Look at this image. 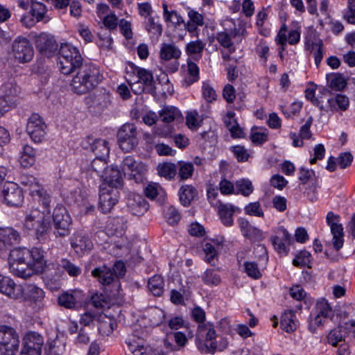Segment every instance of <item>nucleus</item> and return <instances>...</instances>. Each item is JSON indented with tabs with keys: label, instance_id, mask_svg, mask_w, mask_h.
Masks as SVG:
<instances>
[{
	"label": "nucleus",
	"instance_id": "obj_57",
	"mask_svg": "<svg viewBox=\"0 0 355 355\" xmlns=\"http://www.w3.org/2000/svg\"><path fill=\"white\" fill-rule=\"evenodd\" d=\"M164 214L168 223L172 225L177 224L180 219V214L178 209L173 206L167 207L164 211Z\"/></svg>",
	"mask_w": 355,
	"mask_h": 355
},
{
	"label": "nucleus",
	"instance_id": "obj_2",
	"mask_svg": "<svg viewBox=\"0 0 355 355\" xmlns=\"http://www.w3.org/2000/svg\"><path fill=\"white\" fill-rule=\"evenodd\" d=\"M44 211H41L37 209L31 210L26 215L24 226L28 230H33L36 238L40 241L46 239L47 234L51 230V212L49 207H44Z\"/></svg>",
	"mask_w": 355,
	"mask_h": 355
},
{
	"label": "nucleus",
	"instance_id": "obj_47",
	"mask_svg": "<svg viewBox=\"0 0 355 355\" xmlns=\"http://www.w3.org/2000/svg\"><path fill=\"white\" fill-rule=\"evenodd\" d=\"M164 282L160 275H154L149 280L148 286L155 296H161L164 291Z\"/></svg>",
	"mask_w": 355,
	"mask_h": 355
},
{
	"label": "nucleus",
	"instance_id": "obj_59",
	"mask_svg": "<svg viewBox=\"0 0 355 355\" xmlns=\"http://www.w3.org/2000/svg\"><path fill=\"white\" fill-rule=\"evenodd\" d=\"M32 16L35 17L38 21L45 19L46 8L45 5L42 3H33L31 6Z\"/></svg>",
	"mask_w": 355,
	"mask_h": 355
},
{
	"label": "nucleus",
	"instance_id": "obj_36",
	"mask_svg": "<svg viewBox=\"0 0 355 355\" xmlns=\"http://www.w3.org/2000/svg\"><path fill=\"white\" fill-rule=\"evenodd\" d=\"M181 54L180 49L173 44L164 43L160 49V58L162 60H178Z\"/></svg>",
	"mask_w": 355,
	"mask_h": 355
},
{
	"label": "nucleus",
	"instance_id": "obj_61",
	"mask_svg": "<svg viewBox=\"0 0 355 355\" xmlns=\"http://www.w3.org/2000/svg\"><path fill=\"white\" fill-rule=\"evenodd\" d=\"M244 266L245 271L249 277L256 279L261 277V273L257 263L254 261H247L244 263Z\"/></svg>",
	"mask_w": 355,
	"mask_h": 355
},
{
	"label": "nucleus",
	"instance_id": "obj_21",
	"mask_svg": "<svg viewBox=\"0 0 355 355\" xmlns=\"http://www.w3.org/2000/svg\"><path fill=\"white\" fill-rule=\"evenodd\" d=\"M20 239L19 233L12 227L0 228V250L18 244Z\"/></svg>",
	"mask_w": 355,
	"mask_h": 355
},
{
	"label": "nucleus",
	"instance_id": "obj_31",
	"mask_svg": "<svg viewBox=\"0 0 355 355\" xmlns=\"http://www.w3.org/2000/svg\"><path fill=\"white\" fill-rule=\"evenodd\" d=\"M286 26L284 24L280 28L278 35H277V41L278 43L284 46L286 43V41L291 44L294 45L298 43L300 39V33L297 30H291L288 33V38L286 35Z\"/></svg>",
	"mask_w": 355,
	"mask_h": 355
},
{
	"label": "nucleus",
	"instance_id": "obj_11",
	"mask_svg": "<svg viewBox=\"0 0 355 355\" xmlns=\"http://www.w3.org/2000/svg\"><path fill=\"white\" fill-rule=\"evenodd\" d=\"M12 50L15 60L21 63L30 62L34 55L33 47L26 37L16 38L12 43Z\"/></svg>",
	"mask_w": 355,
	"mask_h": 355
},
{
	"label": "nucleus",
	"instance_id": "obj_5",
	"mask_svg": "<svg viewBox=\"0 0 355 355\" xmlns=\"http://www.w3.org/2000/svg\"><path fill=\"white\" fill-rule=\"evenodd\" d=\"M196 339L197 340H204V343L201 342L198 343V348L201 352L213 354L217 350L216 334L212 324H200L198 327Z\"/></svg>",
	"mask_w": 355,
	"mask_h": 355
},
{
	"label": "nucleus",
	"instance_id": "obj_24",
	"mask_svg": "<svg viewBox=\"0 0 355 355\" xmlns=\"http://www.w3.org/2000/svg\"><path fill=\"white\" fill-rule=\"evenodd\" d=\"M71 245L77 253H83L91 250L93 243L85 233L77 232L71 239Z\"/></svg>",
	"mask_w": 355,
	"mask_h": 355
},
{
	"label": "nucleus",
	"instance_id": "obj_13",
	"mask_svg": "<svg viewBox=\"0 0 355 355\" xmlns=\"http://www.w3.org/2000/svg\"><path fill=\"white\" fill-rule=\"evenodd\" d=\"M327 223L331 228V232L333 234L332 243L334 249L338 251L343 246V228L340 222L338 215L329 211L326 217Z\"/></svg>",
	"mask_w": 355,
	"mask_h": 355
},
{
	"label": "nucleus",
	"instance_id": "obj_48",
	"mask_svg": "<svg viewBox=\"0 0 355 355\" xmlns=\"http://www.w3.org/2000/svg\"><path fill=\"white\" fill-rule=\"evenodd\" d=\"M177 168V174L181 180L190 178L194 171V167L192 163L182 161L178 163Z\"/></svg>",
	"mask_w": 355,
	"mask_h": 355
},
{
	"label": "nucleus",
	"instance_id": "obj_16",
	"mask_svg": "<svg viewBox=\"0 0 355 355\" xmlns=\"http://www.w3.org/2000/svg\"><path fill=\"white\" fill-rule=\"evenodd\" d=\"M121 168L125 176L129 179H139L137 175H141L147 171L146 166L141 162H137L132 156L125 157L121 164Z\"/></svg>",
	"mask_w": 355,
	"mask_h": 355
},
{
	"label": "nucleus",
	"instance_id": "obj_56",
	"mask_svg": "<svg viewBox=\"0 0 355 355\" xmlns=\"http://www.w3.org/2000/svg\"><path fill=\"white\" fill-rule=\"evenodd\" d=\"M107 158L95 157L92 162V169L101 178L103 177L107 168Z\"/></svg>",
	"mask_w": 355,
	"mask_h": 355
},
{
	"label": "nucleus",
	"instance_id": "obj_15",
	"mask_svg": "<svg viewBox=\"0 0 355 355\" xmlns=\"http://www.w3.org/2000/svg\"><path fill=\"white\" fill-rule=\"evenodd\" d=\"M2 196L3 202L8 206L18 207L24 200L21 189L14 182H8L4 184Z\"/></svg>",
	"mask_w": 355,
	"mask_h": 355
},
{
	"label": "nucleus",
	"instance_id": "obj_27",
	"mask_svg": "<svg viewBox=\"0 0 355 355\" xmlns=\"http://www.w3.org/2000/svg\"><path fill=\"white\" fill-rule=\"evenodd\" d=\"M30 252V265L34 273L44 272L45 271L46 261L42 252L38 248H33Z\"/></svg>",
	"mask_w": 355,
	"mask_h": 355
},
{
	"label": "nucleus",
	"instance_id": "obj_32",
	"mask_svg": "<svg viewBox=\"0 0 355 355\" xmlns=\"http://www.w3.org/2000/svg\"><path fill=\"white\" fill-rule=\"evenodd\" d=\"M236 210V208L231 204H225L219 202L218 205V214L223 223L225 226H231L233 224V214Z\"/></svg>",
	"mask_w": 355,
	"mask_h": 355
},
{
	"label": "nucleus",
	"instance_id": "obj_54",
	"mask_svg": "<svg viewBox=\"0 0 355 355\" xmlns=\"http://www.w3.org/2000/svg\"><path fill=\"white\" fill-rule=\"evenodd\" d=\"M202 279L207 285L217 286L220 282V276L215 270L211 269L205 270L202 275Z\"/></svg>",
	"mask_w": 355,
	"mask_h": 355
},
{
	"label": "nucleus",
	"instance_id": "obj_53",
	"mask_svg": "<svg viewBox=\"0 0 355 355\" xmlns=\"http://www.w3.org/2000/svg\"><path fill=\"white\" fill-rule=\"evenodd\" d=\"M202 94L207 103H213L217 98L216 90L208 82H204L202 85Z\"/></svg>",
	"mask_w": 355,
	"mask_h": 355
},
{
	"label": "nucleus",
	"instance_id": "obj_49",
	"mask_svg": "<svg viewBox=\"0 0 355 355\" xmlns=\"http://www.w3.org/2000/svg\"><path fill=\"white\" fill-rule=\"evenodd\" d=\"M239 227L241 230L243 234V236L247 237H251L254 235L257 237H261L262 232L259 229L254 227L250 225L249 222L243 218H240L239 220Z\"/></svg>",
	"mask_w": 355,
	"mask_h": 355
},
{
	"label": "nucleus",
	"instance_id": "obj_39",
	"mask_svg": "<svg viewBox=\"0 0 355 355\" xmlns=\"http://www.w3.org/2000/svg\"><path fill=\"white\" fill-rule=\"evenodd\" d=\"M30 194L33 197H37L38 200L42 202L44 207L50 205L51 199L46 191L42 187L37 181L32 187L28 188Z\"/></svg>",
	"mask_w": 355,
	"mask_h": 355
},
{
	"label": "nucleus",
	"instance_id": "obj_58",
	"mask_svg": "<svg viewBox=\"0 0 355 355\" xmlns=\"http://www.w3.org/2000/svg\"><path fill=\"white\" fill-rule=\"evenodd\" d=\"M101 318L102 316L100 315L97 321L98 323V331L103 336H108L113 331V323L111 322L110 319L107 318L106 317H104V318L105 319V320H102Z\"/></svg>",
	"mask_w": 355,
	"mask_h": 355
},
{
	"label": "nucleus",
	"instance_id": "obj_12",
	"mask_svg": "<svg viewBox=\"0 0 355 355\" xmlns=\"http://www.w3.org/2000/svg\"><path fill=\"white\" fill-rule=\"evenodd\" d=\"M46 128L45 123L38 114H31L27 123L26 132L34 142L40 143L42 141Z\"/></svg>",
	"mask_w": 355,
	"mask_h": 355
},
{
	"label": "nucleus",
	"instance_id": "obj_22",
	"mask_svg": "<svg viewBox=\"0 0 355 355\" xmlns=\"http://www.w3.org/2000/svg\"><path fill=\"white\" fill-rule=\"evenodd\" d=\"M127 206L130 211L135 216L143 215L148 209V205L139 194H131L127 200Z\"/></svg>",
	"mask_w": 355,
	"mask_h": 355
},
{
	"label": "nucleus",
	"instance_id": "obj_43",
	"mask_svg": "<svg viewBox=\"0 0 355 355\" xmlns=\"http://www.w3.org/2000/svg\"><path fill=\"white\" fill-rule=\"evenodd\" d=\"M36 150L29 145H24L20 156L19 162L21 166L28 168L35 162Z\"/></svg>",
	"mask_w": 355,
	"mask_h": 355
},
{
	"label": "nucleus",
	"instance_id": "obj_25",
	"mask_svg": "<svg viewBox=\"0 0 355 355\" xmlns=\"http://www.w3.org/2000/svg\"><path fill=\"white\" fill-rule=\"evenodd\" d=\"M93 277L102 285H110L115 281V276L111 269L106 266H102L95 268L92 271Z\"/></svg>",
	"mask_w": 355,
	"mask_h": 355
},
{
	"label": "nucleus",
	"instance_id": "obj_8",
	"mask_svg": "<svg viewBox=\"0 0 355 355\" xmlns=\"http://www.w3.org/2000/svg\"><path fill=\"white\" fill-rule=\"evenodd\" d=\"M118 142L120 148L128 152L138 144L137 130L133 123H125L117 133Z\"/></svg>",
	"mask_w": 355,
	"mask_h": 355
},
{
	"label": "nucleus",
	"instance_id": "obj_35",
	"mask_svg": "<svg viewBox=\"0 0 355 355\" xmlns=\"http://www.w3.org/2000/svg\"><path fill=\"white\" fill-rule=\"evenodd\" d=\"M19 87L14 78H10L4 83L0 87L1 96L14 101V98L19 93Z\"/></svg>",
	"mask_w": 355,
	"mask_h": 355
},
{
	"label": "nucleus",
	"instance_id": "obj_4",
	"mask_svg": "<svg viewBox=\"0 0 355 355\" xmlns=\"http://www.w3.org/2000/svg\"><path fill=\"white\" fill-rule=\"evenodd\" d=\"M315 314L310 315L308 329L312 334H315L318 327L322 326L327 319H332L334 315L332 307L324 298H320L315 305Z\"/></svg>",
	"mask_w": 355,
	"mask_h": 355
},
{
	"label": "nucleus",
	"instance_id": "obj_64",
	"mask_svg": "<svg viewBox=\"0 0 355 355\" xmlns=\"http://www.w3.org/2000/svg\"><path fill=\"white\" fill-rule=\"evenodd\" d=\"M145 27L146 30L153 35L159 36L162 35V26L159 24L155 22L154 19L151 17L148 18Z\"/></svg>",
	"mask_w": 355,
	"mask_h": 355
},
{
	"label": "nucleus",
	"instance_id": "obj_1",
	"mask_svg": "<svg viewBox=\"0 0 355 355\" xmlns=\"http://www.w3.org/2000/svg\"><path fill=\"white\" fill-rule=\"evenodd\" d=\"M99 69L94 65L85 64L76 69L71 86L78 94H83L92 90L101 80Z\"/></svg>",
	"mask_w": 355,
	"mask_h": 355
},
{
	"label": "nucleus",
	"instance_id": "obj_41",
	"mask_svg": "<svg viewBox=\"0 0 355 355\" xmlns=\"http://www.w3.org/2000/svg\"><path fill=\"white\" fill-rule=\"evenodd\" d=\"M239 31L234 30L231 34L226 32H219L216 34V40L224 48L227 49L230 53L235 51V47L232 42V37H236Z\"/></svg>",
	"mask_w": 355,
	"mask_h": 355
},
{
	"label": "nucleus",
	"instance_id": "obj_10",
	"mask_svg": "<svg viewBox=\"0 0 355 355\" xmlns=\"http://www.w3.org/2000/svg\"><path fill=\"white\" fill-rule=\"evenodd\" d=\"M44 343V338L40 334L28 332L23 338L19 355H41Z\"/></svg>",
	"mask_w": 355,
	"mask_h": 355
},
{
	"label": "nucleus",
	"instance_id": "obj_52",
	"mask_svg": "<svg viewBox=\"0 0 355 355\" xmlns=\"http://www.w3.org/2000/svg\"><path fill=\"white\" fill-rule=\"evenodd\" d=\"M205 254V261L212 266L216 264L215 259L218 258V253L215 247L209 242L205 243L202 246Z\"/></svg>",
	"mask_w": 355,
	"mask_h": 355
},
{
	"label": "nucleus",
	"instance_id": "obj_20",
	"mask_svg": "<svg viewBox=\"0 0 355 355\" xmlns=\"http://www.w3.org/2000/svg\"><path fill=\"white\" fill-rule=\"evenodd\" d=\"M64 272L58 266L56 268H47L44 272V281L46 286L51 290H55L60 287L61 280Z\"/></svg>",
	"mask_w": 355,
	"mask_h": 355
},
{
	"label": "nucleus",
	"instance_id": "obj_34",
	"mask_svg": "<svg viewBox=\"0 0 355 355\" xmlns=\"http://www.w3.org/2000/svg\"><path fill=\"white\" fill-rule=\"evenodd\" d=\"M9 270L12 275L24 279L28 278L34 274L30 265V261L10 266Z\"/></svg>",
	"mask_w": 355,
	"mask_h": 355
},
{
	"label": "nucleus",
	"instance_id": "obj_62",
	"mask_svg": "<svg viewBox=\"0 0 355 355\" xmlns=\"http://www.w3.org/2000/svg\"><path fill=\"white\" fill-rule=\"evenodd\" d=\"M187 79L189 83H193L199 79V68L198 65L192 61L187 62Z\"/></svg>",
	"mask_w": 355,
	"mask_h": 355
},
{
	"label": "nucleus",
	"instance_id": "obj_45",
	"mask_svg": "<svg viewBox=\"0 0 355 355\" xmlns=\"http://www.w3.org/2000/svg\"><path fill=\"white\" fill-rule=\"evenodd\" d=\"M58 265L63 272L65 271L71 277H78L82 272V270L78 266L67 259H62Z\"/></svg>",
	"mask_w": 355,
	"mask_h": 355
},
{
	"label": "nucleus",
	"instance_id": "obj_7",
	"mask_svg": "<svg viewBox=\"0 0 355 355\" xmlns=\"http://www.w3.org/2000/svg\"><path fill=\"white\" fill-rule=\"evenodd\" d=\"M55 237H64L70 234L71 218L65 207L58 205L53 210L52 215Z\"/></svg>",
	"mask_w": 355,
	"mask_h": 355
},
{
	"label": "nucleus",
	"instance_id": "obj_60",
	"mask_svg": "<svg viewBox=\"0 0 355 355\" xmlns=\"http://www.w3.org/2000/svg\"><path fill=\"white\" fill-rule=\"evenodd\" d=\"M245 213L250 216L263 217L264 213L259 202H254L248 204L244 208Z\"/></svg>",
	"mask_w": 355,
	"mask_h": 355
},
{
	"label": "nucleus",
	"instance_id": "obj_50",
	"mask_svg": "<svg viewBox=\"0 0 355 355\" xmlns=\"http://www.w3.org/2000/svg\"><path fill=\"white\" fill-rule=\"evenodd\" d=\"M254 188L251 181L241 179L235 183V193H241L244 196H248L253 192Z\"/></svg>",
	"mask_w": 355,
	"mask_h": 355
},
{
	"label": "nucleus",
	"instance_id": "obj_9",
	"mask_svg": "<svg viewBox=\"0 0 355 355\" xmlns=\"http://www.w3.org/2000/svg\"><path fill=\"white\" fill-rule=\"evenodd\" d=\"M119 198V191L107 184H101L99 190V208L103 213H109Z\"/></svg>",
	"mask_w": 355,
	"mask_h": 355
},
{
	"label": "nucleus",
	"instance_id": "obj_28",
	"mask_svg": "<svg viewBox=\"0 0 355 355\" xmlns=\"http://www.w3.org/2000/svg\"><path fill=\"white\" fill-rule=\"evenodd\" d=\"M102 178L104 179L103 184H107L112 187H114L118 189L123 183L122 175L117 166H112L107 168Z\"/></svg>",
	"mask_w": 355,
	"mask_h": 355
},
{
	"label": "nucleus",
	"instance_id": "obj_40",
	"mask_svg": "<svg viewBox=\"0 0 355 355\" xmlns=\"http://www.w3.org/2000/svg\"><path fill=\"white\" fill-rule=\"evenodd\" d=\"M22 296L33 302L40 301L44 297V291L34 284H27L23 287Z\"/></svg>",
	"mask_w": 355,
	"mask_h": 355
},
{
	"label": "nucleus",
	"instance_id": "obj_51",
	"mask_svg": "<svg viewBox=\"0 0 355 355\" xmlns=\"http://www.w3.org/2000/svg\"><path fill=\"white\" fill-rule=\"evenodd\" d=\"M49 351L51 354L61 355L65 351V342L63 338H56L49 342Z\"/></svg>",
	"mask_w": 355,
	"mask_h": 355
},
{
	"label": "nucleus",
	"instance_id": "obj_44",
	"mask_svg": "<svg viewBox=\"0 0 355 355\" xmlns=\"http://www.w3.org/2000/svg\"><path fill=\"white\" fill-rule=\"evenodd\" d=\"M196 196V190L191 185H183L179 190V197L181 203L187 207Z\"/></svg>",
	"mask_w": 355,
	"mask_h": 355
},
{
	"label": "nucleus",
	"instance_id": "obj_63",
	"mask_svg": "<svg viewBox=\"0 0 355 355\" xmlns=\"http://www.w3.org/2000/svg\"><path fill=\"white\" fill-rule=\"evenodd\" d=\"M311 254L306 250L300 252L293 260L295 266L302 267L310 263Z\"/></svg>",
	"mask_w": 355,
	"mask_h": 355
},
{
	"label": "nucleus",
	"instance_id": "obj_14",
	"mask_svg": "<svg viewBox=\"0 0 355 355\" xmlns=\"http://www.w3.org/2000/svg\"><path fill=\"white\" fill-rule=\"evenodd\" d=\"M275 234L270 237V241L275 251L281 254H287L292 241V236L283 227L275 230Z\"/></svg>",
	"mask_w": 355,
	"mask_h": 355
},
{
	"label": "nucleus",
	"instance_id": "obj_18",
	"mask_svg": "<svg viewBox=\"0 0 355 355\" xmlns=\"http://www.w3.org/2000/svg\"><path fill=\"white\" fill-rule=\"evenodd\" d=\"M84 300L83 293L80 290H69L60 294L58 298V304L69 309H76Z\"/></svg>",
	"mask_w": 355,
	"mask_h": 355
},
{
	"label": "nucleus",
	"instance_id": "obj_19",
	"mask_svg": "<svg viewBox=\"0 0 355 355\" xmlns=\"http://www.w3.org/2000/svg\"><path fill=\"white\" fill-rule=\"evenodd\" d=\"M0 292L10 298L17 299L22 297L23 286L15 284L9 277L0 275Z\"/></svg>",
	"mask_w": 355,
	"mask_h": 355
},
{
	"label": "nucleus",
	"instance_id": "obj_29",
	"mask_svg": "<svg viewBox=\"0 0 355 355\" xmlns=\"http://www.w3.org/2000/svg\"><path fill=\"white\" fill-rule=\"evenodd\" d=\"M159 116L161 120L166 123H170L173 121H180L183 119L181 112L173 106H164L159 111Z\"/></svg>",
	"mask_w": 355,
	"mask_h": 355
},
{
	"label": "nucleus",
	"instance_id": "obj_23",
	"mask_svg": "<svg viewBox=\"0 0 355 355\" xmlns=\"http://www.w3.org/2000/svg\"><path fill=\"white\" fill-rule=\"evenodd\" d=\"M131 67L133 70L132 73L136 74V79L146 87V92L149 94L154 93L155 92L154 87L155 81L152 72L144 68L132 65Z\"/></svg>",
	"mask_w": 355,
	"mask_h": 355
},
{
	"label": "nucleus",
	"instance_id": "obj_33",
	"mask_svg": "<svg viewBox=\"0 0 355 355\" xmlns=\"http://www.w3.org/2000/svg\"><path fill=\"white\" fill-rule=\"evenodd\" d=\"M205 46L206 44L201 40L191 41L187 44L185 51L193 59L199 60L202 58Z\"/></svg>",
	"mask_w": 355,
	"mask_h": 355
},
{
	"label": "nucleus",
	"instance_id": "obj_42",
	"mask_svg": "<svg viewBox=\"0 0 355 355\" xmlns=\"http://www.w3.org/2000/svg\"><path fill=\"white\" fill-rule=\"evenodd\" d=\"M326 79L329 87L336 91L343 90L347 86V80L344 76L340 73H331L327 74Z\"/></svg>",
	"mask_w": 355,
	"mask_h": 355
},
{
	"label": "nucleus",
	"instance_id": "obj_55",
	"mask_svg": "<svg viewBox=\"0 0 355 355\" xmlns=\"http://www.w3.org/2000/svg\"><path fill=\"white\" fill-rule=\"evenodd\" d=\"M231 152L239 162H244L248 160L250 153L243 146H234L230 147Z\"/></svg>",
	"mask_w": 355,
	"mask_h": 355
},
{
	"label": "nucleus",
	"instance_id": "obj_17",
	"mask_svg": "<svg viewBox=\"0 0 355 355\" xmlns=\"http://www.w3.org/2000/svg\"><path fill=\"white\" fill-rule=\"evenodd\" d=\"M35 46L40 53L47 57L51 56L58 49L54 37L46 33H41L36 36Z\"/></svg>",
	"mask_w": 355,
	"mask_h": 355
},
{
	"label": "nucleus",
	"instance_id": "obj_3",
	"mask_svg": "<svg viewBox=\"0 0 355 355\" xmlns=\"http://www.w3.org/2000/svg\"><path fill=\"white\" fill-rule=\"evenodd\" d=\"M83 57L78 49L70 44H62L59 50V62L60 71L65 75L76 71L83 64Z\"/></svg>",
	"mask_w": 355,
	"mask_h": 355
},
{
	"label": "nucleus",
	"instance_id": "obj_30",
	"mask_svg": "<svg viewBox=\"0 0 355 355\" xmlns=\"http://www.w3.org/2000/svg\"><path fill=\"white\" fill-rule=\"evenodd\" d=\"M89 140H92V142H89L90 149L95 154L96 157H108L110 147L105 140L102 139H92V138H89Z\"/></svg>",
	"mask_w": 355,
	"mask_h": 355
},
{
	"label": "nucleus",
	"instance_id": "obj_26",
	"mask_svg": "<svg viewBox=\"0 0 355 355\" xmlns=\"http://www.w3.org/2000/svg\"><path fill=\"white\" fill-rule=\"evenodd\" d=\"M349 105V101L347 96L345 95L338 94L334 97L330 98L327 101V105L324 106L326 112H338L345 111L347 110Z\"/></svg>",
	"mask_w": 355,
	"mask_h": 355
},
{
	"label": "nucleus",
	"instance_id": "obj_38",
	"mask_svg": "<svg viewBox=\"0 0 355 355\" xmlns=\"http://www.w3.org/2000/svg\"><path fill=\"white\" fill-rule=\"evenodd\" d=\"M30 252L26 248H14L10 252L8 257L9 266L18 263L28 261Z\"/></svg>",
	"mask_w": 355,
	"mask_h": 355
},
{
	"label": "nucleus",
	"instance_id": "obj_46",
	"mask_svg": "<svg viewBox=\"0 0 355 355\" xmlns=\"http://www.w3.org/2000/svg\"><path fill=\"white\" fill-rule=\"evenodd\" d=\"M158 173L160 176L164 178L167 180L174 179L177 174V166L170 162L160 164L157 166Z\"/></svg>",
	"mask_w": 355,
	"mask_h": 355
},
{
	"label": "nucleus",
	"instance_id": "obj_37",
	"mask_svg": "<svg viewBox=\"0 0 355 355\" xmlns=\"http://www.w3.org/2000/svg\"><path fill=\"white\" fill-rule=\"evenodd\" d=\"M281 327L287 333L293 332L297 326L295 314L293 311L284 313L281 317Z\"/></svg>",
	"mask_w": 355,
	"mask_h": 355
},
{
	"label": "nucleus",
	"instance_id": "obj_6",
	"mask_svg": "<svg viewBox=\"0 0 355 355\" xmlns=\"http://www.w3.org/2000/svg\"><path fill=\"white\" fill-rule=\"evenodd\" d=\"M16 330L8 325H0V355H15L19 346Z\"/></svg>",
	"mask_w": 355,
	"mask_h": 355
}]
</instances>
